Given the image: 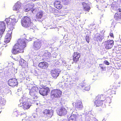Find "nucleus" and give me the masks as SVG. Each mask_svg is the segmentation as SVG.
I'll return each mask as SVG.
<instances>
[{
	"mask_svg": "<svg viewBox=\"0 0 121 121\" xmlns=\"http://www.w3.org/2000/svg\"><path fill=\"white\" fill-rule=\"evenodd\" d=\"M34 38H30L29 39H27L25 38H21L18 39L17 43H16L13 47L12 52L15 54L18 53H22L23 52V49L26 47L25 41L28 40L30 41L32 40Z\"/></svg>",
	"mask_w": 121,
	"mask_h": 121,
	"instance_id": "obj_1",
	"label": "nucleus"
},
{
	"mask_svg": "<svg viewBox=\"0 0 121 121\" xmlns=\"http://www.w3.org/2000/svg\"><path fill=\"white\" fill-rule=\"evenodd\" d=\"M32 17H25L21 20V23L22 26L24 27L28 28L29 30L34 32L36 29V27L33 26L31 22Z\"/></svg>",
	"mask_w": 121,
	"mask_h": 121,
	"instance_id": "obj_2",
	"label": "nucleus"
},
{
	"mask_svg": "<svg viewBox=\"0 0 121 121\" xmlns=\"http://www.w3.org/2000/svg\"><path fill=\"white\" fill-rule=\"evenodd\" d=\"M30 88H29V95L31 98L34 99H37L38 94V88L36 86H33L32 85H30Z\"/></svg>",
	"mask_w": 121,
	"mask_h": 121,
	"instance_id": "obj_3",
	"label": "nucleus"
},
{
	"mask_svg": "<svg viewBox=\"0 0 121 121\" xmlns=\"http://www.w3.org/2000/svg\"><path fill=\"white\" fill-rule=\"evenodd\" d=\"M27 101L26 98L23 97L22 99L20 100V104H18L19 107H22L25 110L29 108L31 104L27 103Z\"/></svg>",
	"mask_w": 121,
	"mask_h": 121,
	"instance_id": "obj_4",
	"label": "nucleus"
},
{
	"mask_svg": "<svg viewBox=\"0 0 121 121\" xmlns=\"http://www.w3.org/2000/svg\"><path fill=\"white\" fill-rule=\"evenodd\" d=\"M62 94V92L58 89H55L52 90L51 92V98L53 99L60 98Z\"/></svg>",
	"mask_w": 121,
	"mask_h": 121,
	"instance_id": "obj_5",
	"label": "nucleus"
},
{
	"mask_svg": "<svg viewBox=\"0 0 121 121\" xmlns=\"http://www.w3.org/2000/svg\"><path fill=\"white\" fill-rule=\"evenodd\" d=\"M5 21L6 22L7 26L8 28H14L13 26L17 21V20L15 18L12 19L9 18H6Z\"/></svg>",
	"mask_w": 121,
	"mask_h": 121,
	"instance_id": "obj_6",
	"label": "nucleus"
},
{
	"mask_svg": "<svg viewBox=\"0 0 121 121\" xmlns=\"http://www.w3.org/2000/svg\"><path fill=\"white\" fill-rule=\"evenodd\" d=\"M39 87L40 89L39 91V93L43 96L47 95L49 91V89L48 87L43 85L42 86L40 85Z\"/></svg>",
	"mask_w": 121,
	"mask_h": 121,
	"instance_id": "obj_7",
	"label": "nucleus"
},
{
	"mask_svg": "<svg viewBox=\"0 0 121 121\" xmlns=\"http://www.w3.org/2000/svg\"><path fill=\"white\" fill-rule=\"evenodd\" d=\"M13 10L17 11V13H21L23 12V7L22 4L19 2H17L13 7Z\"/></svg>",
	"mask_w": 121,
	"mask_h": 121,
	"instance_id": "obj_8",
	"label": "nucleus"
},
{
	"mask_svg": "<svg viewBox=\"0 0 121 121\" xmlns=\"http://www.w3.org/2000/svg\"><path fill=\"white\" fill-rule=\"evenodd\" d=\"M103 95H98L96 97V100L94 102L96 107L101 106L102 104V102L104 100V99H103Z\"/></svg>",
	"mask_w": 121,
	"mask_h": 121,
	"instance_id": "obj_9",
	"label": "nucleus"
},
{
	"mask_svg": "<svg viewBox=\"0 0 121 121\" xmlns=\"http://www.w3.org/2000/svg\"><path fill=\"white\" fill-rule=\"evenodd\" d=\"M43 113L45 117L50 118L53 115V111L52 109L49 110L48 109H46L44 110Z\"/></svg>",
	"mask_w": 121,
	"mask_h": 121,
	"instance_id": "obj_10",
	"label": "nucleus"
},
{
	"mask_svg": "<svg viewBox=\"0 0 121 121\" xmlns=\"http://www.w3.org/2000/svg\"><path fill=\"white\" fill-rule=\"evenodd\" d=\"M60 72V70L58 69H55L52 70L51 73L52 76L53 78H56L59 76Z\"/></svg>",
	"mask_w": 121,
	"mask_h": 121,
	"instance_id": "obj_11",
	"label": "nucleus"
},
{
	"mask_svg": "<svg viewBox=\"0 0 121 121\" xmlns=\"http://www.w3.org/2000/svg\"><path fill=\"white\" fill-rule=\"evenodd\" d=\"M57 113L59 116H64L66 114L67 111L64 108L61 107L57 109Z\"/></svg>",
	"mask_w": 121,
	"mask_h": 121,
	"instance_id": "obj_12",
	"label": "nucleus"
},
{
	"mask_svg": "<svg viewBox=\"0 0 121 121\" xmlns=\"http://www.w3.org/2000/svg\"><path fill=\"white\" fill-rule=\"evenodd\" d=\"M114 44V41L112 40H108L104 43V46L107 49L111 48L112 47Z\"/></svg>",
	"mask_w": 121,
	"mask_h": 121,
	"instance_id": "obj_13",
	"label": "nucleus"
},
{
	"mask_svg": "<svg viewBox=\"0 0 121 121\" xmlns=\"http://www.w3.org/2000/svg\"><path fill=\"white\" fill-rule=\"evenodd\" d=\"M8 83L9 86L13 87L17 86L18 84L17 79L13 78L9 79L8 81Z\"/></svg>",
	"mask_w": 121,
	"mask_h": 121,
	"instance_id": "obj_14",
	"label": "nucleus"
},
{
	"mask_svg": "<svg viewBox=\"0 0 121 121\" xmlns=\"http://www.w3.org/2000/svg\"><path fill=\"white\" fill-rule=\"evenodd\" d=\"M12 31L11 30L8 31L5 37V40L4 41L5 43L9 42L11 38V34Z\"/></svg>",
	"mask_w": 121,
	"mask_h": 121,
	"instance_id": "obj_15",
	"label": "nucleus"
},
{
	"mask_svg": "<svg viewBox=\"0 0 121 121\" xmlns=\"http://www.w3.org/2000/svg\"><path fill=\"white\" fill-rule=\"evenodd\" d=\"M84 115H80L79 116L78 113H76V115H71L69 118V121H76L78 120L79 117H81Z\"/></svg>",
	"mask_w": 121,
	"mask_h": 121,
	"instance_id": "obj_16",
	"label": "nucleus"
},
{
	"mask_svg": "<svg viewBox=\"0 0 121 121\" xmlns=\"http://www.w3.org/2000/svg\"><path fill=\"white\" fill-rule=\"evenodd\" d=\"M34 6V4L33 3H31L28 4H27L24 7L23 12H27L29 11L30 9L33 8Z\"/></svg>",
	"mask_w": 121,
	"mask_h": 121,
	"instance_id": "obj_17",
	"label": "nucleus"
},
{
	"mask_svg": "<svg viewBox=\"0 0 121 121\" xmlns=\"http://www.w3.org/2000/svg\"><path fill=\"white\" fill-rule=\"evenodd\" d=\"M104 36L103 35H101L99 34H97L94 38L95 40L98 42H100L104 38Z\"/></svg>",
	"mask_w": 121,
	"mask_h": 121,
	"instance_id": "obj_18",
	"label": "nucleus"
},
{
	"mask_svg": "<svg viewBox=\"0 0 121 121\" xmlns=\"http://www.w3.org/2000/svg\"><path fill=\"white\" fill-rule=\"evenodd\" d=\"M114 18L117 21H120L121 20V9H118L117 12L115 14Z\"/></svg>",
	"mask_w": 121,
	"mask_h": 121,
	"instance_id": "obj_19",
	"label": "nucleus"
},
{
	"mask_svg": "<svg viewBox=\"0 0 121 121\" xmlns=\"http://www.w3.org/2000/svg\"><path fill=\"white\" fill-rule=\"evenodd\" d=\"M38 66L40 68L46 69L48 67V64L46 62L43 61L40 63Z\"/></svg>",
	"mask_w": 121,
	"mask_h": 121,
	"instance_id": "obj_20",
	"label": "nucleus"
},
{
	"mask_svg": "<svg viewBox=\"0 0 121 121\" xmlns=\"http://www.w3.org/2000/svg\"><path fill=\"white\" fill-rule=\"evenodd\" d=\"M41 46L40 42H34L33 48L35 50H37L39 49Z\"/></svg>",
	"mask_w": 121,
	"mask_h": 121,
	"instance_id": "obj_21",
	"label": "nucleus"
},
{
	"mask_svg": "<svg viewBox=\"0 0 121 121\" xmlns=\"http://www.w3.org/2000/svg\"><path fill=\"white\" fill-rule=\"evenodd\" d=\"M75 106L79 110H82L83 108L82 103L80 101H78L75 103Z\"/></svg>",
	"mask_w": 121,
	"mask_h": 121,
	"instance_id": "obj_22",
	"label": "nucleus"
},
{
	"mask_svg": "<svg viewBox=\"0 0 121 121\" xmlns=\"http://www.w3.org/2000/svg\"><path fill=\"white\" fill-rule=\"evenodd\" d=\"M73 56V60L75 62H77L80 56L79 53L77 52H74Z\"/></svg>",
	"mask_w": 121,
	"mask_h": 121,
	"instance_id": "obj_23",
	"label": "nucleus"
},
{
	"mask_svg": "<svg viewBox=\"0 0 121 121\" xmlns=\"http://www.w3.org/2000/svg\"><path fill=\"white\" fill-rule=\"evenodd\" d=\"M82 4L84 10L86 11L89 12L90 8L88 4L87 3L83 2L82 3Z\"/></svg>",
	"mask_w": 121,
	"mask_h": 121,
	"instance_id": "obj_24",
	"label": "nucleus"
},
{
	"mask_svg": "<svg viewBox=\"0 0 121 121\" xmlns=\"http://www.w3.org/2000/svg\"><path fill=\"white\" fill-rule=\"evenodd\" d=\"M39 117L36 113H34L33 114L30 119L31 121H36L37 119Z\"/></svg>",
	"mask_w": 121,
	"mask_h": 121,
	"instance_id": "obj_25",
	"label": "nucleus"
},
{
	"mask_svg": "<svg viewBox=\"0 0 121 121\" xmlns=\"http://www.w3.org/2000/svg\"><path fill=\"white\" fill-rule=\"evenodd\" d=\"M6 102L5 99L0 97V109L2 108V107L5 105Z\"/></svg>",
	"mask_w": 121,
	"mask_h": 121,
	"instance_id": "obj_26",
	"label": "nucleus"
},
{
	"mask_svg": "<svg viewBox=\"0 0 121 121\" xmlns=\"http://www.w3.org/2000/svg\"><path fill=\"white\" fill-rule=\"evenodd\" d=\"M65 86L66 87L70 88L72 87L73 83L70 80H69L68 82H65Z\"/></svg>",
	"mask_w": 121,
	"mask_h": 121,
	"instance_id": "obj_27",
	"label": "nucleus"
},
{
	"mask_svg": "<svg viewBox=\"0 0 121 121\" xmlns=\"http://www.w3.org/2000/svg\"><path fill=\"white\" fill-rule=\"evenodd\" d=\"M43 54V56L45 57L46 59H48L51 56V53L47 51H45L44 52Z\"/></svg>",
	"mask_w": 121,
	"mask_h": 121,
	"instance_id": "obj_28",
	"label": "nucleus"
},
{
	"mask_svg": "<svg viewBox=\"0 0 121 121\" xmlns=\"http://www.w3.org/2000/svg\"><path fill=\"white\" fill-rule=\"evenodd\" d=\"M43 13L42 12H39L36 15V19L39 21H41L40 20L43 16Z\"/></svg>",
	"mask_w": 121,
	"mask_h": 121,
	"instance_id": "obj_29",
	"label": "nucleus"
},
{
	"mask_svg": "<svg viewBox=\"0 0 121 121\" xmlns=\"http://www.w3.org/2000/svg\"><path fill=\"white\" fill-rule=\"evenodd\" d=\"M6 25L5 23L3 22H0V29L4 30H5Z\"/></svg>",
	"mask_w": 121,
	"mask_h": 121,
	"instance_id": "obj_30",
	"label": "nucleus"
},
{
	"mask_svg": "<svg viewBox=\"0 0 121 121\" xmlns=\"http://www.w3.org/2000/svg\"><path fill=\"white\" fill-rule=\"evenodd\" d=\"M25 61L23 59H21L19 60V64L20 65L24 66L25 65Z\"/></svg>",
	"mask_w": 121,
	"mask_h": 121,
	"instance_id": "obj_31",
	"label": "nucleus"
},
{
	"mask_svg": "<svg viewBox=\"0 0 121 121\" xmlns=\"http://www.w3.org/2000/svg\"><path fill=\"white\" fill-rule=\"evenodd\" d=\"M20 76L21 78H25L26 76L25 73L23 72H20Z\"/></svg>",
	"mask_w": 121,
	"mask_h": 121,
	"instance_id": "obj_32",
	"label": "nucleus"
},
{
	"mask_svg": "<svg viewBox=\"0 0 121 121\" xmlns=\"http://www.w3.org/2000/svg\"><path fill=\"white\" fill-rule=\"evenodd\" d=\"M60 2L59 1L56 0L55 1L54 4L55 6L58 5L60 4Z\"/></svg>",
	"mask_w": 121,
	"mask_h": 121,
	"instance_id": "obj_33",
	"label": "nucleus"
},
{
	"mask_svg": "<svg viewBox=\"0 0 121 121\" xmlns=\"http://www.w3.org/2000/svg\"><path fill=\"white\" fill-rule=\"evenodd\" d=\"M86 84L85 83L83 82L80 84L79 85L80 86H81L82 87H83L85 86L86 85Z\"/></svg>",
	"mask_w": 121,
	"mask_h": 121,
	"instance_id": "obj_34",
	"label": "nucleus"
},
{
	"mask_svg": "<svg viewBox=\"0 0 121 121\" xmlns=\"http://www.w3.org/2000/svg\"><path fill=\"white\" fill-rule=\"evenodd\" d=\"M86 121H91V119L90 117H86Z\"/></svg>",
	"mask_w": 121,
	"mask_h": 121,
	"instance_id": "obj_35",
	"label": "nucleus"
},
{
	"mask_svg": "<svg viewBox=\"0 0 121 121\" xmlns=\"http://www.w3.org/2000/svg\"><path fill=\"white\" fill-rule=\"evenodd\" d=\"M86 41L88 43H89V41L90 39L89 38L88 36H86Z\"/></svg>",
	"mask_w": 121,
	"mask_h": 121,
	"instance_id": "obj_36",
	"label": "nucleus"
},
{
	"mask_svg": "<svg viewBox=\"0 0 121 121\" xmlns=\"http://www.w3.org/2000/svg\"><path fill=\"white\" fill-rule=\"evenodd\" d=\"M4 31V30H3L2 29H0V36L1 35L3 34Z\"/></svg>",
	"mask_w": 121,
	"mask_h": 121,
	"instance_id": "obj_37",
	"label": "nucleus"
},
{
	"mask_svg": "<svg viewBox=\"0 0 121 121\" xmlns=\"http://www.w3.org/2000/svg\"><path fill=\"white\" fill-rule=\"evenodd\" d=\"M104 64L106 65H108L109 64V63L108 61L105 60L104 61Z\"/></svg>",
	"mask_w": 121,
	"mask_h": 121,
	"instance_id": "obj_38",
	"label": "nucleus"
},
{
	"mask_svg": "<svg viewBox=\"0 0 121 121\" xmlns=\"http://www.w3.org/2000/svg\"><path fill=\"white\" fill-rule=\"evenodd\" d=\"M90 89V87L89 86H87V87H85L84 90L86 91H88Z\"/></svg>",
	"mask_w": 121,
	"mask_h": 121,
	"instance_id": "obj_39",
	"label": "nucleus"
},
{
	"mask_svg": "<svg viewBox=\"0 0 121 121\" xmlns=\"http://www.w3.org/2000/svg\"><path fill=\"white\" fill-rule=\"evenodd\" d=\"M56 7V8L58 9H60L61 8L62 6L60 4H59V5H57Z\"/></svg>",
	"mask_w": 121,
	"mask_h": 121,
	"instance_id": "obj_40",
	"label": "nucleus"
},
{
	"mask_svg": "<svg viewBox=\"0 0 121 121\" xmlns=\"http://www.w3.org/2000/svg\"><path fill=\"white\" fill-rule=\"evenodd\" d=\"M76 111H77L75 110L74 111H73V112H72L71 115H76V113H78Z\"/></svg>",
	"mask_w": 121,
	"mask_h": 121,
	"instance_id": "obj_41",
	"label": "nucleus"
},
{
	"mask_svg": "<svg viewBox=\"0 0 121 121\" xmlns=\"http://www.w3.org/2000/svg\"><path fill=\"white\" fill-rule=\"evenodd\" d=\"M95 24H94L93 23L91 24L90 25V27H93V28L94 29H95Z\"/></svg>",
	"mask_w": 121,
	"mask_h": 121,
	"instance_id": "obj_42",
	"label": "nucleus"
},
{
	"mask_svg": "<svg viewBox=\"0 0 121 121\" xmlns=\"http://www.w3.org/2000/svg\"><path fill=\"white\" fill-rule=\"evenodd\" d=\"M70 77L67 78H66V79L65 80V82H68L69 80H70Z\"/></svg>",
	"mask_w": 121,
	"mask_h": 121,
	"instance_id": "obj_43",
	"label": "nucleus"
},
{
	"mask_svg": "<svg viewBox=\"0 0 121 121\" xmlns=\"http://www.w3.org/2000/svg\"><path fill=\"white\" fill-rule=\"evenodd\" d=\"M3 93V91L0 88V95H2Z\"/></svg>",
	"mask_w": 121,
	"mask_h": 121,
	"instance_id": "obj_44",
	"label": "nucleus"
},
{
	"mask_svg": "<svg viewBox=\"0 0 121 121\" xmlns=\"http://www.w3.org/2000/svg\"><path fill=\"white\" fill-rule=\"evenodd\" d=\"M37 57H38V56H34L35 59H36L37 61L39 60L38 58Z\"/></svg>",
	"mask_w": 121,
	"mask_h": 121,
	"instance_id": "obj_45",
	"label": "nucleus"
},
{
	"mask_svg": "<svg viewBox=\"0 0 121 121\" xmlns=\"http://www.w3.org/2000/svg\"><path fill=\"white\" fill-rule=\"evenodd\" d=\"M111 37L113 38V35L112 33L110 32L109 35Z\"/></svg>",
	"mask_w": 121,
	"mask_h": 121,
	"instance_id": "obj_46",
	"label": "nucleus"
},
{
	"mask_svg": "<svg viewBox=\"0 0 121 121\" xmlns=\"http://www.w3.org/2000/svg\"><path fill=\"white\" fill-rule=\"evenodd\" d=\"M65 66V67L67 68H68L69 66V65L68 64L66 63V64L64 65Z\"/></svg>",
	"mask_w": 121,
	"mask_h": 121,
	"instance_id": "obj_47",
	"label": "nucleus"
},
{
	"mask_svg": "<svg viewBox=\"0 0 121 121\" xmlns=\"http://www.w3.org/2000/svg\"><path fill=\"white\" fill-rule=\"evenodd\" d=\"M30 85H32L31 84H28L27 86V87H28V89L29 90V88H30V86H31Z\"/></svg>",
	"mask_w": 121,
	"mask_h": 121,
	"instance_id": "obj_48",
	"label": "nucleus"
},
{
	"mask_svg": "<svg viewBox=\"0 0 121 121\" xmlns=\"http://www.w3.org/2000/svg\"><path fill=\"white\" fill-rule=\"evenodd\" d=\"M63 64V65H64L65 64H66V62L65 61H63L62 62Z\"/></svg>",
	"mask_w": 121,
	"mask_h": 121,
	"instance_id": "obj_49",
	"label": "nucleus"
},
{
	"mask_svg": "<svg viewBox=\"0 0 121 121\" xmlns=\"http://www.w3.org/2000/svg\"><path fill=\"white\" fill-rule=\"evenodd\" d=\"M102 65V64H100L99 65H100V67H101V69H103V70H104V67L103 66L101 67V66H100L101 65Z\"/></svg>",
	"mask_w": 121,
	"mask_h": 121,
	"instance_id": "obj_50",
	"label": "nucleus"
},
{
	"mask_svg": "<svg viewBox=\"0 0 121 121\" xmlns=\"http://www.w3.org/2000/svg\"><path fill=\"white\" fill-rule=\"evenodd\" d=\"M52 40L54 41V42H55V37H53L52 38Z\"/></svg>",
	"mask_w": 121,
	"mask_h": 121,
	"instance_id": "obj_51",
	"label": "nucleus"
},
{
	"mask_svg": "<svg viewBox=\"0 0 121 121\" xmlns=\"http://www.w3.org/2000/svg\"><path fill=\"white\" fill-rule=\"evenodd\" d=\"M61 121H69V120L68 121L67 120L65 119H63Z\"/></svg>",
	"mask_w": 121,
	"mask_h": 121,
	"instance_id": "obj_52",
	"label": "nucleus"
},
{
	"mask_svg": "<svg viewBox=\"0 0 121 121\" xmlns=\"http://www.w3.org/2000/svg\"><path fill=\"white\" fill-rule=\"evenodd\" d=\"M26 78V79L27 80H28V81H30V80H29V78Z\"/></svg>",
	"mask_w": 121,
	"mask_h": 121,
	"instance_id": "obj_53",
	"label": "nucleus"
},
{
	"mask_svg": "<svg viewBox=\"0 0 121 121\" xmlns=\"http://www.w3.org/2000/svg\"><path fill=\"white\" fill-rule=\"evenodd\" d=\"M21 89H18L17 90V91H18V92H19V91H21Z\"/></svg>",
	"mask_w": 121,
	"mask_h": 121,
	"instance_id": "obj_54",
	"label": "nucleus"
},
{
	"mask_svg": "<svg viewBox=\"0 0 121 121\" xmlns=\"http://www.w3.org/2000/svg\"><path fill=\"white\" fill-rule=\"evenodd\" d=\"M35 10V9H32V10L31 11L32 12V13H33V12L34 11V10Z\"/></svg>",
	"mask_w": 121,
	"mask_h": 121,
	"instance_id": "obj_55",
	"label": "nucleus"
},
{
	"mask_svg": "<svg viewBox=\"0 0 121 121\" xmlns=\"http://www.w3.org/2000/svg\"><path fill=\"white\" fill-rule=\"evenodd\" d=\"M23 114V113H22L21 114V115H22V114ZM23 114H24V115H25V114L24 113Z\"/></svg>",
	"mask_w": 121,
	"mask_h": 121,
	"instance_id": "obj_56",
	"label": "nucleus"
},
{
	"mask_svg": "<svg viewBox=\"0 0 121 121\" xmlns=\"http://www.w3.org/2000/svg\"><path fill=\"white\" fill-rule=\"evenodd\" d=\"M38 103H36V104L37 105H38Z\"/></svg>",
	"mask_w": 121,
	"mask_h": 121,
	"instance_id": "obj_57",
	"label": "nucleus"
},
{
	"mask_svg": "<svg viewBox=\"0 0 121 121\" xmlns=\"http://www.w3.org/2000/svg\"><path fill=\"white\" fill-rule=\"evenodd\" d=\"M73 104H74V103H72V104H73Z\"/></svg>",
	"mask_w": 121,
	"mask_h": 121,
	"instance_id": "obj_58",
	"label": "nucleus"
},
{
	"mask_svg": "<svg viewBox=\"0 0 121 121\" xmlns=\"http://www.w3.org/2000/svg\"><path fill=\"white\" fill-rule=\"evenodd\" d=\"M1 111L0 112V113L1 112Z\"/></svg>",
	"mask_w": 121,
	"mask_h": 121,
	"instance_id": "obj_59",
	"label": "nucleus"
}]
</instances>
